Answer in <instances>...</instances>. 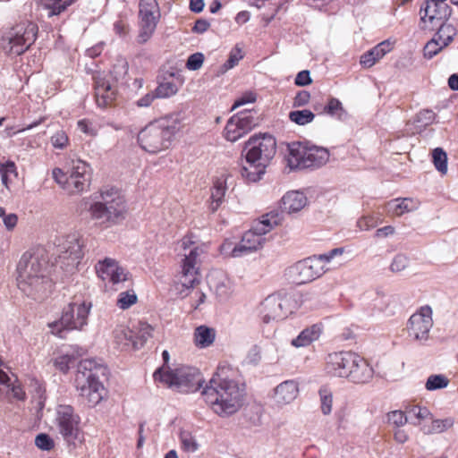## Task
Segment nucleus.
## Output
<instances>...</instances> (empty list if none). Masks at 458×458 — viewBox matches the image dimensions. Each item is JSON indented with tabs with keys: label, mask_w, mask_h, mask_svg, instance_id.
Masks as SVG:
<instances>
[{
	"label": "nucleus",
	"mask_w": 458,
	"mask_h": 458,
	"mask_svg": "<svg viewBox=\"0 0 458 458\" xmlns=\"http://www.w3.org/2000/svg\"><path fill=\"white\" fill-rule=\"evenodd\" d=\"M230 370L229 367H218L201 393L213 412L222 418L236 413L244 403V385L230 378Z\"/></svg>",
	"instance_id": "nucleus-1"
},
{
	"label": "nucleus",
	"mask_w": 458,
	"mask_h": 458,
	"mask_svg": "<svg viewBox=\"0 0 458 458\" xmlns=\"http://www.w3.org/2000/svg\"><path fill=\"white\" fill-rule=\"evenodd\" d=\"M48 268V255L44 248L24 252L17 265L18 288L35 301L44 299L51 287Z\"/></svg>",
	"instance_id": "nucleus-2"
},
{
	"label": "nucleus",
	"mask_w": 458,
	"mask_h": 458,
	"mask_svg": "<svg viewBox=\"0 0 458 458\" xmlns=\"http://www.w3.org/2000/svg\"><path fill=\"white\" fill-rule=\"evenodd\" d=\"M88 212L91 220L107 229L122 223L127 215L125 197L115 187L105 186L89 204Z\"/></svg>",
	"instance_id": "nucleus-3"
},
{
	"label": "nucleus",
	"mask_w": 458,
	"mask_h": 458,
	"mask_svg": "<svg viewBox=\"0 0 458 458\" xmlns=\"http://www.w3.org/2000/svg\"><path fill=\"white\" fill-rule=\"evenodd\" d=\"M325 370L332 377L346 378L355 384H365L374 375L369 362L352 352L329 353L326 358Z\"/></svg>",
	"instance_id": "nucleus-4"
},
{
	"label": "nucleus",
	"mask_w": 458,
	"mask_h": 458,
	"mask_svg": "<svg viewBox=\"0 0 458 458\" xmlns=\"http://www.w3.org/2000/svg\"><path fill=\"white\" fill-rule=\"evenodd\" d=\"M180 130V118L177 114L167 115L148 123L137 135L140 147L149 154L164 151L172 144Z\"/></svg>",
	"instance_id": "nucleus-5"
},
{
	"label": "nucleus",
	"mask_w": 458,
	"mask_h": 458,
	"mask_svg": "<svg viewBox=\"0 0 458 458\" xmlns=\"http://www.w3.org/2000/svg\"><path fill=\"white\" fill-rule=\"evenodd\" d=\"M181 261V273L174 287L182 298L189 295L191 289L198 283V272L200 256L206 252V246L193 241L192 236H185L177 243Z\"/></svg>",
	"instance_id": "nucleus-6"
},
{
	"label": "nucleus",
	"mask_w": 458,
	"mask_h": 458,
	"mask_svg": "<svg viewBox=\"0 0 458 458\" xmlns=\"http://www.w3.org/2000/svg\"><path fill=\"white\" fill-rule=\"evenodd\" d=\"M104 368L94 360H81L74 376V386L82 402L89 408L97 406L104 399L106 388L99 375Z\"/></svg>",
	"instance_id": "nucleus-7"
},
{
	"label": "nucleus",
	"mask_w": 458,
	"mask_h": 458,
	"mask_svg": "<svg viewBox=\"0 0 458 458\" xmlns=\"http://www.w3.org/2000/svg\"><path fill=\"white\" fill-rule=\"evenodd\" d=\"M164 364L154 372V379L169 388L181 392H193L200 386V375L197 369L183 365L171 368L168 365L170 355L165 350L162 352Z\"/></svg>",
	"instance_id": "nucleus-8"
},
{
	"label": "nucleus",
	"mask_w": 458,
	"mask_h": 458,
	"mask_svg": "<svg viewBox=\"0 0 458 458\" xmlns=\"http://www.w3.org/2000/svg\"><path fill=\"white\" fill-rule=\"evenodd\" d=\"M285 161L291 170H302L307 168H319L329 160V152L327 148L308 146L300 141L287 144Z\"/></svg>",
	"instance_id": "nucleus-9"
},
{
	"label": "nucleus",
	"mask_w": 458,
	"mask_h": 458,
	"mask_svg": "<svg viewBox=\"0 0 458 458\" xmlns=\"http://www.w3.org/2000/svg\"><path fill=\"white\" fill-rule=\"evenodd\" d=\"M278 224L276 215L266 214L255 222L253 226L242 237L241 242L231 250L233 258L242 257L262 248L265 242V234L269 233Z\"/></svg>",
	"instance_id": "nucleus-10"
},
{
	"label": "nucleus",
	"mask_w": 458,
	"mask_h": 458,
	"mask_svg": "<svg viewBox=\"0 0 458 458\" xmlns=\"http://www.w3.org/2000/svg\"><path fill=\"white\" fill-rule=\"evenodd\" d=\"M55 428L68 446L75 448L84 441V432L81 427V418L70 404H58L55 407Z\"/></svg>",
	"instance_id": "nucleus-11"
},
{
	"label": "nucleus",
	"mask_w": 458,
	"mask_h": 458,
	"mask_svg": "<svg viewBox=\"0 0 458 458\" xmlns=\"http://www.w3.org/2000/svg\"><path fill=\"white\" fill-rule=\"evenodd\" d=\"M300 308L298 300L293 294H271L259 305V314L265 324L285 319Z\"/></svg>",
	"instance_id": "nucleus-12"
},
{
	"label": "nucleus",
	"mask_w": 458,
	"mask_h": 458,
	"mask_svg": "<svg viewBox=\"0 0 458 458\" xmlns=\"http://www.w3.org/2000/svg\"><path fill=\"white\" fill-rule=\"evenodd\" d=\"M91 309V303L83 301H72L64 308L59 321L49 323L51 333L64 337V330H81L87 325L88 316Z\"/></svg>",
	"instance_id": "nucleus-13"
},
{
	"label": "nucleus",
	"mask_w": 458,
	"mask_h": 458,
	"mask_svg": "<svg viewBox=\"0 0 458 458\" xmlns=\"http://www.w3.org/2000/svg\"><path fill=\"white\" fill-rule=\"evenodd\" d=\"M38 26L31 21L21 22L13 27L3 37V47L10 55H20L35 42Z\"/></svg>",
	"instance_id": "nucleus-14"
},
{
	"label": "nucleus",
	"mask_w": 458,
	"mask_h": 458,
	"mask_svg": "<svg viewBox=\"0 0 458 458\" xmlns=\"http://www.w3.org/2000/svg\"><path fill=\"white\" fill-rule=\"evenodd\" d=\"M52 175L69 194L82 192L89 186L90 179L89 165L81 160L72 161L69 176H66L60 168H55Z\"/></svg>",
	"instance_id": "nucleus-15"
},
{
	"label": "nucleus",
	"mask_w": 458,
	"mask_h": 458,
	"mask_svg": "<svg viewBox=\"0 0 458 458\" xmlns=\"http://www.w3.org/2000/svg\"><path fill=\"white\" fill-rule=\"evenodd\" d=\"M58 263L61 267L72 271L83 258V248L85 242L82 235L78 232L71 233L57 240Z\"/></svg>",
	"instance_id": "nucleus-16"
},
{
	"label": "nucleus",
	"mask_w": 458,
	"mask_h": 458,
	"mask_svg": "<svg viewBox=\"0 0 458 458\" xmlns=\"http://www.w3.org/2000/svg\"><path fill=\"white\" fill-rule=\"evenodd\" d=\"M276 142L270 135L252 136L245 143L244 152L247 162L259 163L267 166L276 154Z\"/></svg>",
	"instance_id": "nucleus-17"
},
{
	"label": "nucleus",
	"mask_w": 458,
	"mask_h": 458,
	"mask_svg": "<svg viewBox=\"0 0 458 458\" xmlns=\"http://www.w3.org/2000/svg\"><path fill=\"white\" fill-rule=\"evenodd\" d=\"M327 270L318 256L314 255L292 266L289 268V275L294 284H304L319 278Z\"/></svg>",
	"instance_id": "nucleus-18"
},
{
	"label": "nucleus",
	"mask_w": 458,
	"mask_h": 458,
	"mask_svg": "<svg viewBox=\"0 0 458 458\" xmlns=\"http://www.w3.org/2000/svg\"><path fill=\"white\" fill-rule=\"evenodd\" d=\"M160 17L157 0H140L139 4L138 42L146 43L154 34Z\"/></svg>",
	"instance_id": "nucleus-19"
},
{
	"label": "nucleus",
	"mask_w": 458,
	"mask_h": 458,
	"mask_svg": "<svg viewBox=\"0 0 458 458\" xmlns=\"http://www.w3.org/2000/svg\"><path fill=\"white\" fill-rule=\"evenodd\" d=\"M432 309L428 306L420 307L413 313L407 323L408 336L419 344L426 343L433 327Z\"/></svg>",
	"instance_id": "nucleus-20"
},
{
	"label": "nucleus",
	"mask_w": 458,
	"mask_h": 458,
	"mask_svg": "<svg viewBox=\"0 0 458 458\" xmlns=\"http://www.w3.org/2000/svg\"><path fill=\"white\" fill-rule=\"evenodd\" d=\"M258 124V118L250 112H241L233 115L226 123L224 130L225 138L235 142L249 131H250Z\"/></svg>",
	"instance_id": "nucleus-21"
},
{
	"label": "nucleus",
	"mask_w": 458,
	"mask_h": 458,
	"mask_svg": "<svg viewBox=\"0 0 458 458\" xmlns=\"http://www.w3.org/2000/svg\"><path fill=\"white\" fill-rule=\"evenodd\" d=\"M446 0H430L425 3L420 8V21L428 30H434L435 27L445 22L452 14V8L446 4Z\"/></svg>",
	"instance_id": "nucleus-22"
},
{
	"label": "nucleus",
	"mask_w": 458,
	"mask_h": 458,
	"mask_svg": "<svg viewBox=\"0 0 458 458\" xmlns=\"http://www.w3.org/2000/svg\"><path fill=\"white\" fill-rule=\"evenodd\" d=\"M95 98L98 107L105 108L113 104L116 97V86L111 78L102 72H97L94 77Z\"/></svg>",
	"instance_id": "nucleus-23"
},
{
	"label": "nucleus",
	"mask_w": 458,
	"mask_h": 458,
	"mask_svg": "<svg viewBox=\"0 0 458 458\" xmlns=\"http://www.w3.org/2000/svg\"><path fill=\"white\" fill-rule=\"evenodd\" d=\"M98 276L104 282H107L114 286L128 280V272L120 267L118 262L111 258H106L99 260L95 266Z\"/></svg>",
	"instance_id": "nucleus-24"
},
{
	"label": "nucleus",
	"mask_w": 458,
	"mask_h": 458,
	"mask_svg": "<svg viewBox=\"0 0 458 458\" xmlns=\"http://www.w3.org/2000/svg\"><path fill=\"white\" fill-rule=\"evenodd\" d=\"M300 394V386L296 380L288 379L278 384L270 395L274 406L284 408L293 403Z\"/></svg>",
	"instance_id": "nucleus-25"
},
{
	"label": "nucleus",
	"mask_w": 458,
	"mask_h": 458,
	"mask_svg": "<svg viewBox=\"0 0 458 458\" xmlns=\"http://www.w3.org/2000/svg\"><path fill=\"white\" fill-rule=\"evenodd\" d=\"M394 43L389 39L384 40L367 51L360 56V64L364 68L372 67L393 49Z\"/></svg>",
	"instance_id": "nucleus-26"
},
{
	"label": "nucleus",
	"mask_w": 458,
	"mask_h": 458,
	"mask_svg": "<svg viewBox=\"0 0 458 458\" xmlns=\"http://www.w3.org/2000/svg\"><path fill=\"white\" fill-rule=\"evenodd\" d=\"M308 203L306 195L299 191L286 192L281 199V209L288 214L301 211Z\"/></svg>",
	"instance_id": "nucleus-27"
},
{
	"label": "nucleus",
	"mask_w": 458,
	"mask_h": 458,
	"mask_svg": "<svg viewBox=\"0 0 458 458\" xmlns=\"http://www.w3.org/2000/svg\"><path fill=\"white\" fill-rule=\"evenodd\" d=\"M229 178L230 176L228 174H222L214 182V186L211 190V201L209 203V210L212 213L216 212L224 202L225 195L227 191V180Z\"/></svg>",
	"instance_id": "nucleus-28"
},
{
	"label": "nucleus",
	"mask_w": 458,
	"mask_h": 458,
	"mask_svg": "<svg viewBox=\"0 0 458 458\" xmlns=\"http://www.w3.org/2000/svg\"><path fill=\"white\" fill-rule=\"evenodd\" d=\"M322 333V327L312 325L303 329L297 337L292 340L291 344L295 348L306 347L318 340Z\"/></svg>",
	"instance_id": "nucleus-29"
},
{
	"label": "nucleus",
	"mask_w": 458,
	"mask_h": 458,
	"mask_svg": "<svg viewBox=\"0 0 458 458\" xmlns=\"http://www.w3.org/2000/svg\"><path fill=\"white\" fill-rule=\"evenodd\" d=\"M420 202L411 198L395 199L387 203L388 212L394 216H401L405 213L417 210Z\"/></svg>",
	"instance_id": "nucleus-30"
},
{
	"label": "nucleus",
	"mask_w": 458,
	"mask_h": 458,
	"mask_svg": "<svg viewBox=\"0 0 458 458\" xmlns=\"http://www.w3.org/2000/svg\"><path fill=\"white\" fill-rule=\"evenodd\" d=\"M131 330L134 335L133 349L141 348L153 335V327L149 324L142 321L138 322Z\"/></svg>",
	"instance_id": "nucleus-31"
},
{
	"label": "nucleus",
	"mask_w": 458,
	"mask_h": 458,
	"mask_svg": "<svg viewBox=\"0 0 458 458\" xmlns=\"http://www.w3.org/2000/svg\"><path fill=\"white\" fill-rule=\"evenodd\" d=\"M431 424L423 426L421 430L426 435L440 434L447 431L454 425V419L453 417H446L444 419H431Z\"/></svg>",
	"instance_id": "nucleus-32"
},
{
	"label": "nucleus",
	"mask_w": 458,
	"mask_h": 458,
	"mask_svg": "<svg viewBox=\"0 0 458 458\" xmlns=\"http://www.w3.org/2000/svg\"><path fill=\"white\" fill-rule=\"evenodd\" d=\"M216 338V331L206 326H199L194 332V343L199 348L210 346Z\"/></svg>",
	"instance_id": "nucleus-33"
},
{
	"label": "nucleus",
	"mask_w": 458,
	"mask_h": 458,
	"mask_svg": "<svg viewBox=\"0 0 458 458\" xmlns=\"http://www.w3.org/2000/svg\"><path fill=\"white\" fill-rule=\"evenodd\" d=\"M76 0H40V4L47 12V16L52 17L64 13Z\"/></svg>",
	"instance_id": "nucleus-34"
},
{
	"label": "nucleus",
	"mask_w": 458,
	"mask_h": 458,
	"mask_svg": "<svg viewBox=\"0 0 458 458\" xmlns=\"http://www.w3.org/2000/svg\"><path fill=\"white\" fill-rule=\"evenodd\" d=\"M267 165L259 163L247 162L241 170L242 176L248 182H255L261 179Z\"/></svg>",
	"instance_id": "nucleus-35"
},
{
	"label": "nucleus",
	"mask_w": 458,
	"mask_h": 458,
	"mask_svg": "<svg viewBox=\"0 0 458 458\" xmlns=\"http://www.w3.org/2000/svg\"><path fill=\"white\" fill-rule=\"evenodd\" d=\"M322 112L340 121H344L348 117V113L344 108L342 102L335 98L328 99L327 104L322 108Z\"/></svg>",
	"instance_id": "nucleus-36"
},
{
	"label": "nucleus",
	"mask_w": 458,
	"mask_h": 458,
	"mask_svg": "<svg viewBox=\"0 0 458 458\" xmlns=\"http://www.w3.org/2000/svg\"><path fill=\"white\" fill-rule=\"evenodd\" d=\"M406 413L408 420L415 426L420 425L424 420L432 419V413L425 406L410 405L406 407Z\"/></svg>",
	"instance_id": "nucleus-37"
},
{
	"label": "nucleus",
	"mask_w": 458,
	"mask_h": 458,
	"mask_svg": "<svg viewBox=\"0 0 458 458\" xmlns=\"http://www.w3.org/2000/svg\"><path fill=\"white\" fill-rule=\"evenodd\" d=\"M176 81L177 80L174 75L171 74L169 80H164L161 81L155 89L156 96H157L158 98H165L175 95L178 92L180 86Z\"/></svg>",
	"instance_id": "nucleus-38"
},
{
	"label": "nucleus",
	"mask_w": 458,
	"mask_h": 458,
	"mask_svg": "<svg viewBox=\"0 0 458 458\" xmlns=\"http://www.w3.org/2000/svg\"><path fill=\"white\" fill-rule=\"evenodd\" d=\"M439 29L435 34L436 38L441 44L442 47H447L454 39L456 35V29L451 25L443 22L439 24Z\"/></svg>",
	"instance_id": "nucleus-39"
},
{
	"label": "nucleus",
	"mask_w": 458,
	"mask_h": 458,
	"mask_svg": "<svg viewBox=\"0 0 458 458\" xmlns=\"http://www.w3.org/2000/svg\"><path fill=\"white\" fill-rule=\"evenodd\" d=\"M115 343L122 348H128L131 346L133 348V331L131 328L125 327H117L114 332Z\"/></svg>",
	"instance_id": "nucleus-40"
},
{
	"label": "nucleus",
	"mask_w": 458,
	"mask_h": 458,
	"mask_svg": "<svg viewBox=\"0 0 458 458\" xmlns=\"http://www.w3.org/2000/svg\"><path fill=\"white\" fill-rule=\"evenodd\" d=\"M449 383L450 380L446 376L443 374H432L428 377L425 383V388L428 391H436L447 387Z\"/></svg>",
	"instance_id": "nucleus-41"
},
{
	"label": "nucleus",
	"mask_w": 458,
	"mask_h": 458,
	"mask_svg": "<svg viewBox=\"0 0 458 458\" xmlns=\"http://www.w3.org/2000/svg\"><path fill=\"white\" fill-rule=\"evenodd\" d=\"M180 443L181 448L186 453H195L199 449V443L195 437L187 430H182L180 432Z\"/></svg>",
	"instance_id": "nucleus-42"
},
{
	"label": "nucleus",
	"mask_w": 458,
	"mask_h": 458,
	"mask_svg": "<svg viewBox=\"0 0 458 458\" xmlns=\"http://www.w3.org/2000/svg\"><path fill=\"white\" fill-rule=\"evenodd\" d=\"M432 161L436 169L442 174L447 173V155L442 148H436L432 151Z\"/></svg>",
	"instance_id": "nucleus-43"
},
{
	"label": "nucleus",
	"mask_w": 458,
	"mask_h": 458,
	"mask_svg": "<svg viewBox=\"0 0 458 458\" xmlns=\"http://www.w3.org/2000/svg\"><path fill=\"white\" fill-rule=\"evenodd\" d=\"M314 118L315 114L309 109L296 110L289 113V119L298 125L310 123Z\"/></svg>",
	"instance_id": "nucleus-44"
},
{
	"label": "nucleus",
	"mask_w": 458,
	"mask_h": 458,
	"mask_svg": "<svg viewBox=\"0 0 458 458\" xmlns=\"http://www.w3.org/2000/svg\"><path fill=\"white\" fill-rule=\"evenodd\" d=\"M320 398L321 411L324 415H328L332 411L333 394L327 386H321L318 390Z\"/></svg>",
	"instance_id": "nucleus-45"
},
{
	"label": "nucleus",
	"mask_w": 458,
	"mask_h": 458,
	"mask_svg": "<svg viewBox=\"0 0 458 458\" xmlns=\"http://www.w3.org/2000/svg\"><path fill=\"white\" fill-rule=\"evenodd\" d=\"M138 301L137 294L133 290L124 291L118 294L116 305L121 310H127Z\"/></svg>",
	"instance_id": "nucleus-46"
},
{
	"label": "nucleus",
	"mask_w": 458,
	"mask_h": 458,
	"mask_svg": "<svg viewBox=\"0 0 458 458\" xmlns=\"http://www.w3.org/2000/svg\"><path fill=\"white\" fill-rule=\"evenodd\" d=\"M50 142L55 148L64 149L69 144V137L63 130L57 131L50 138Z\"/></svg>",
	"instance_id": "nucleus-47"
},
{
	"label": "nucleus",
	"mask_w": 458,
	"mask_h": 458,
	"mask_svg": "<svg viewBox=\"0 0 458 458\" xmlns=\"http://www.w3.org/2000/svg\"><path fill=\"white\" fill-rule=\"evenodd\" d=\"M243 54L242 49L239 47H234L232 49L229 55L228 60L222 66V72H225L226 71L233 68L241 59H242Z\"/></svg>",
	"instance_id": "nucleus-48"
},
{
	"label": "nucleus",
	"mask_w": 458,
	"mask_h": 458,
	"mask_svg": "<svg viewBox=\"0 0 458 458\" xmlns=\"http://www.w3.org/2000/svg\"><path fill=\"white\" fill-rule=\"evenodd\" d=\"M387 418L389 423L396 428L403 427L408 422L406 411H393L387 414Z\"/></svg>",
	"instance_id": "nucleus-49"
},
{
	"label": "nucleus",
	"mask_w": 458,
	"mask_h": 458,
	"mask_svg": "<svg viewBox=\"0 0 458 458\" xmlns=\"http://www.w3.org/2000/svg\"><path fill=\"white\" fill-rule=\"evenodd\" d=\"M17 176L16 166L13 162H7L0 165V175L3 184L8 188L9 176Z\"/></svg>",
	"instance_id": "nucleus-50"
},
{
	"label": "nucleus",
	"mask_w": 458,
	"mask_h": 458,
	"mask_svg": "<svg viewBox=\"0 0 458 458\" xmlns=\"http://www.w3.org/2000/svg\"><path fill=\"white\" fill-rule=\"evenodd\" d=\"M73 358L72 355L64 354L53 360L54 366L56 369L63 373H67L70 369V364L72 362Z\"/></svg>",
	"instance_id": "nucleus-51"
},
{
	"label": "nucleus",
	"mask_w": 458,
	"mask_h": 458,
	"mask_svg": "<svg viewBox=\"0 0 458 458\" xmlns=\"http://www.w3.org/2000/svg\"><path fill=\"white\" fill-rule=\"evenodd\" d=\"M445 47H442L440 42L433 38L424 47V55L427 58H432L437 55Z\"/></svg>",
	"instance_id": "nucleus-52"
},
{
	"label": "nucleus",
	"mask_w": 458,
	"mask_h": 458,
	"mask_svg": "<svg viewBox=\"0 0 458 458\" xmlns=\"http://www.w3.org/2000/svg\"><path fill=\"white\" fill-rule=\"evenodd\" d=\"M204 63V55L202 53H195L189 56L186 68L190 71H197L201 68Z\"/></svg>",
	"instance_id": "nucleus-53"
},
{
	"label": "nucleus",
	"mask_w": 458,
	"mask_h": 458,
	"mask_svg": "<svg viewBox=\"0 0 458 458\" xmlns=\"http://www.w3.org/2000/svg\"><path fill=\"white\" fill-rule=\"evenodd\" d=\"M0 217L3 219V223L8 231L13 230L18 222V216L13 214H6L5 209L0 207Z\"/></svg>",
	"instance_id": "nucleus-54"
},
{
	"label": "nucleus",
	"mask_w": 458,
	"mask_h": 458,
	"mask_svg": "<svg viewBox=\"0 0 458 458\" xmlns=\"http://www.w3.org/2000/svg\"><path fill=\"white\" fill-rule=\"evenodd\" d=\"M409 265V259L405 255L398 254L396 255L392 263H391V270L394 272H401L404 270Z\"/></svg>",
	"instance_id": "nucleus-55"
},
{
	"label": "nucleus",
	"mask_w": 458,
	"mask_h": 458,
	"mask_svg": "<svg viewBox=\"0 0 458 458\" xmlns=\"http://www.w3.org/2000/svg\"><path fill=\"white\" fill-rule=\"evenodd\" d=\"M35 445L41 450H50L54 447L53 439L47 434H39L36 437Z\"/></svg>",
	"instance_id": "nucleus-56"
},
{
	"label": "nucleus",
	"mask_w": 458,
	"mask_h": 458,
	"mask_svg": "<svg viewBox=\"0 0 458 458\" xmlns=\"http://www.w3.org/2000/svg\"><path fill=\"white\" fill-rule=\"evenodd\" d=\"M78 128L83 133L94 137L98 134L97 128L93 125V123L87 119H82L78 121L77 123Z\"/></svg>",
	"instance_id": "nucleus-57"
},
{
	"label": "nucleus",
	"mask_w": 458,
	"mask_h": 458,
	"mask_svg": "<svg viewBox=\"0 0 458 458\" xmlns=\"http://www.w3.org/2000/svg\"><path fill=\"white\" fill-rule=\"evenodd\" d=\"M256 99H257L256 93H254L252 91L244 92L241 97H239L235 100L234 104L232 106V110H233L239 106H242L245 104L253 103L256 101Z\"/></svg>",
	"instance_id": "nucleus-58"
},
{
	"label": "nucleus",
	"mask_w": 458,
	"mask_h": 458,
	"mask_svg": "<svg viewBox=\"0 0 458 458\" xmlns=\"http://www.w3.org/2000/svg\"><path fill=\"white\" fill-rule=\"evenodd\" d=\"M344 251H345L344 248L340 247V248L333 249L327 253L319 254L318 256L320 259V260L322 261V264H324V266L326 267V265L327 263L331 262V260L334 258L342 256L344 253Z\"/></svg>",
	"instance_id": "nucleus-59"
},
{
	"label": "nucleus",
	"mask_w": 458,
	"mask_h": 458,
	"mask_svg": "<svg viewBox=\"0 0 458 458\" xmlns=\"http://www.w3.org/2000/svg\"><path fill=\"white\" fill-rule=\"evenodd\" d=\"M310 99V92L306 90H301L298 92L293 98V106L301 107L306 106Z\"/></svg>",
	"instance_id": "nucleus-60"
},
{
	"label": "nucleus",
	"mask_w": 458,
	"mask_h": 458,
	"mask_svg": "<svg viewBox=\"0 0 458 458\" xmlns=\"http://www.w3.org/2000/svg\"><path fill=\"white\" fill-rule=\"evenodd\" d=\"M295 84L297 86H307L312 82V80L310 78V72L308 70H303L297 73L294 81Z\"/></svg>",
	"instance_id": "nucleus-61"
},
{
	"label": "nucleus",
	"mask_w": 458,
	"mask_h": 458,
	"mask_svg": "<svg viewBox=\"0 0 458 458\" xmlns=\"http://www.w3.org/2000/svg\"><path fill=\"white\" fill-rule=\"evenodd\" d=\"M114 30L119 36H125L129 32V24L126 21L120 19L114 23Z\"/></svg>",
	"instance_id": "nucleus-62"
},
{
	"label": "nucleus",
	"mask_w": 458,
	"mask_h": 458,
	"mask_svg": "<svg viewBox=\"0 0 458 458\" xmlns=\"http://www.w3.org/2000/svg\"><path fill=\"white\" fill-rule=\"evenodd\" d=\"M155 98H158L157 96H156V91L149 92L137 101V106L140 107H148Z\"/></svg>",
	"instance_id": "nucleus-63"
},
{
	"label": "nucleus",
	"mask_w": 458,
	"mask_h": 458,
	"mask_svg": "<svg viewBox=\"0 0 458 458\" xmlns=\"http://www.w3.org/2000/svg\"><path fill=\"white\" fill-rule=\"evenodd\" d=\"M209 22L204 19H199L195 22L192 30L196 33H204L209 28Z\"/></svg>",
	"instance_id": "nucleus-64"
}]
</instances>
